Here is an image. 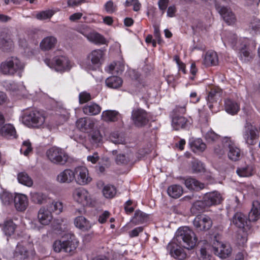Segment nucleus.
Returning a JSON list of instances; mask_svg holds the SVG:
<instances>
[{
    "label": "nucleus",
    "instance_id": "ddd939ff",
    "mask_svg": "<svg viewBox=\"0 0 260 260\" xmlns=\"http://www.w3.org/2000/svg\"><path fill=\"white\" fill-rule=\"evenodd\" d=\"M74 200L83 206L91 204V198L89 192L83 188H78L74 190L73 193Z\"/></svg>",
    "mask_w": 260,
    "mask_h": 260
},
{
    "label": "nucleus",
    "instance_id": "e2e57ef3",
    "mask_svg": "<svg viewBox=\"0 0 260 260\" xmlns=\"http://www.w3.org/2000/svg\"><path fill=\"white\" fill-rule=\"evenodd\" d=\"M199 259L200 260H209V254L206 250V248L203 247L200 250Z\"/></svg>",
    "mask_w": 260,
    "mask_h": 260
},
{
    "label": "nucleus",
    "instance_id": "dca6fc26",
    "mask_svg": "<svg viewBox=\"0 0 260 260\" xmlns=\"http://www.w3.org/2000/svg\"><path fill=\"white\" fill-rule=\"evenodd\" d=\"M233 223L239 230H248L250 228V222L245 215L237 212L232 218Z\"/></svg>",
    "mask_w": 260,
    "mask_h": 260
},
{
    "label": "nucleus",
    "instance_id": "f3484780",
    "mask_svg": "<svg viewBox=\"0 0 260 260\" xmlns=\"http://www.w3.org/2000/svg\"><path fill=\"white\" fill-rule=\"evenodd\" d=\"M213 250L214 253L221 258H226L232 253V248L229 244H223L218 241L214 244Z\"/></svg>",
    "mask_w": 260,
    "mask_h": 260
},
{
    "label": "nucleus",
    "instance_id": "f8f14e48",
    "mask_svg": "<svg viewBox=\"0 0 260 260\" xmlns=\"http://www.w3.org/2000/svg\"><path fill=\"white\" fill-rule=\"evenodd\" d=\"M32 244L26 241H22L17 245L14 252V257L16 260H24L26 259L29 253Z\"/></svg>",
    "mask_w": 260,
    "mask_h": 260
},
{
    "label": "nucleus",
    "instance_id": "37998d69",
    "mask_svg": "<svg viewBox=\"0 0 260 260\" xmlns=\"http://www.w3.org/2000/svg\"><path fill=\"white\" fill-rule=\"evenodd\" d=\"M133 159V154H127V156L124 154H120L116 158V162L117 164H126Z\"/></svg>",
    "mask_w": 260,
    "mask_h": 260
},
{
    "label": "nucleus",
    "instance_id": "4d7b16f0",
    "mask_svg": "<svg viewBox=\"0 0 260 260\" xmlns=\"http://www.w3.org/2000/svg\"><path fill=\"white\" fill-rule=\"evenodd\" d=\"M90 142L93 145H98V144L102 141V136L99 132H93L90 136Z\"/></svg>",
    "mask_w": 260,
    "mask_h": 260
},
{
    "label": "nucleus",
    "instance_id": "393cba45",
    "mask_svg": "<svg viewBox=\"0 0 260 260\" xmlns=\"http://www.w3.org/2000/svg\"><path fill=\"white\" fill-rule=\"evenodd\" d=\"M182 180L184 181L186 187L189 189L199 190L205 187L204 184L198 181L194 178L188 177L183 178Z\"/></svg>",
    "mask_w": 260,
    "mask_h": 260
},
{
    "label": "nucleus",
    "instance_id": "9b49d317",
    "mask_svg": "<svg viewBox=\"0 0 260 260\" xmlns=\"http://www.w3.org/2000/svg\"><path fill=\"white\" fill-rule=\"evenodd\" d=\"M243 137L245 143L250 145H254V140L258 137L257 128L247 120L244 125Z\"/></svg>",
    "mask_w": 260,
    "mask_h": 260
},
{
    "label": "nucleus",
    "instance_id": "e433bc0d",
    "mask_svg": "<svg viewBox=\"0 0 260 260\" xmlns=\"http://www.w3.org/2000/svg\"><path fill=\"white\" fill-rule=\"evenodd\" d=\"M222 94V90L218 87H214L211 88L207 98V101L210 103H213L219 99Z\"/></svg>",
    "mask_w": 260,
    "mask_h": 260
},
{
    "label": "nucleus",
    "instance_id": "f03ea898",
    "mask_svg": "<svg viewBox=\"0 0 260 260\" xmlns=\"http://www.w3.org/2000/svg\"><path fill=\"white\" fill-rule=\"evenodd\" d=\"M25 64L18 57L12 56L2 62L0 70L5 75H13L16 72L22 71Z\"/></svg>",
    "mask_w": 260,
    "mask_h": 260
},
{
    "label": "nucleus",
    "instance_id": "a18cd8bd",
    "mask_svg": "<svg viewBox=\"0 0 260 260\" xmlns=\"http://www.w3.org/2000/svg\"><path fill=\"white\" fill-rule=\"evenodd\" d=\"M55 12L53 10L43 11L37 14L36 18L41 20L50 19L55 14Z\"/></svg>",
    "mask_w": 260,
    "mask_h": 260
},
{
    "label": "nucleus",
    "instance_id": "603ef678",
    "mask_svg": "<svg viewBox=\"0 0 260 260\" xmlns=\"http://www.w3.org/2000/svg\"><path fill=\"white\" fill-rule=\"evenodd\" d=\"M205 138L208 143H212L218 140L219 138V136L213 131L210 130L206 133Z\"/></svg>",
    "mask_w": 260,
    "mask_h": 260
},
{
    "label": "nucleus",
    "instance_id": "cd10ccee",
    "mask_svg": "<svg viewBox=\"0 0 260 260\" xmlns=\"http://www.w3.org/2000/svg\"><path fill=\"white\" fill-rule=\"evenodd\" d=\"M57 43V39L53 36L45 38L40 43L42 50H49L54 48Z\"/></svg>",
    "mask_w": 260,
    "mask_h": 260
},
{
    "label": "nucleus",
    "instance_id": "7ed1b4c3",
    "mask_svg": "<svg viewBox=\"0 0 260 260\" xmlns=\"http://www.w3.org/2000/svg\"><path fill=\"white\" fill-rule=\"evenodd\" d=\"M221 143L224 148L228 149L227 155L229 159L236 161L241 158V151L231 137H223Z\"/></svg>",
    "mask_w": 260,
    "mask_h": 260
},
{
    "label": "nucleus",
    "instance_id": "7c9ffc66",
    "mask_svg": "<svg viewBox=\"0 0 260 260\" xmlns=\"http://www.w3.org/2000/svg\"><path fill=\"white\" fill-rule=\"evenodd\" d=\"M119 113L115 110H106L103 112L102 118L105 121L114 122L118 120Z\"/></svg>",
    "mask_w": 260,
    "mask_h": 260
},
{
    "label": "nucleus",
    "instance_id": "0e129e2a",
    "mask_svg": "<svg viewBox=\"0 0 260 260\" xmlns=\"http://www.w3.org/2000/svg\"><path fill=\"white\" fill-rule=\"evenodd\" d=\"M223 147H222L219 145H216L214 147V152L218 157H221L224 154V151Z\"/></svg>",
    "mask_w": 260,
    "mask_h": 260
},
{
    "label": "nucleus",
    "instance_id": "49530a36",
    "mask_svg": "<svg viewBox=\"0 0 260 260\" xmlns=\"http://www.w3.org/2000/svg\"><path fill=\"white\" fill-rule=\"evenodd\" d=\"M247 230H239L236 235L237 242L239 245H243L247 240Z\"/></svg>",
    "mask_w": 260,
    "mask_h": 260
},
{
    "label": "nucleus",
    "instance_id": "a19ab883",
    "mask_svg": "<svg viewBox=\"0 0 260 260\" xmlns=\"http://www.w3.org/2000/svg\"><path fill=\"white\" fill-rule=\"evenodd\" d=\"M17 178L19 183L27 186L30 187L33 184V181L31 178L24 172L19 173Z\"/></svg>",
    "mask_w": 260,
    "mask_h": 260
},
{
    "label": "nucleus",
    "instance_id": "4468645a",
    "mask_svg": "<svg viewBox=\"0 0 260 260\" xmlns=\"http://www.w3.org/2000/svg\"><path fill=\"white\" fill-rule=\"evenodd\" d=\"M105 51L102 49L92 50L87 56V59L91 61V68L95 69L101 66L104 60Z\"/></svg>",
    "mask_w": 260,
    "mask_h": 260
},
{
    "label": "nucleus",
    "instance_id": "13d9d810",
    "mask_svg": "<svg viewBox=\"0 0 260 260\" xmlns=\"http://www.w3.org/2000/svg\"><path fill=\"white\" fill-rule=\"evenodd\" d=\"M249 29L256 31L260 29V20L257 18H253L249 24Z\"/></svg>",
    "mask_w": 260,
    "mask_h": 260
},
{
    "label": "nucleus",
    "instance_id": "c9c22d12",
    "mask_svg": "<svg viewBox=\"0 0 260 260\" xmlns=\"http://www.w3.org/2000/svg\"><path fill=\"white\" fill-rule=\"evenodd\" d=\"M105 82L109 87L116 89L122 85L123 81L121 78L114 76L108 78Z\"/></svg>",
    "mask_w": 260,
    "mask_h": 260
},
{
    "label": "nucleus",
    "instance_id": "423d86ee",
    "mask_svg": "<svg viewBox=\"0 0 260 260\" xmlns=\"http://www.w3.org/2000/svg\"><path fill=\"white\" fill-rule=\"evenodd\" d=\"M44 62L49 67L54 69L57 72H64L70 70L71 67L70 60L64 56L55 57L52 61L45 58Z\"/></svg>",
    "mask_w": 260,
    "mask_h": 260
},
{
    "label": "nucleus",
    "instance_id": "6ab92c4d",
    "mask_svg": "<svg viewBox=\"0 0 260 260\" xmlns=\"http://www.w3.org/2000/svg\"><path fill=\"white\" fill-rule=\"evenodd\" d=\"M203 200L207 207L220 203L222 198L217 191L207 193L205 194Z\"/></svg>",
    "mask_w": 260,
    "mask_h": 260
},
{
    "label": "nucleus",
    "instance_id": "f257e3e1",
    "mask_svg": "<svg viewBox=\"0 0 260 260\" xmlns=\"http://www.w3.org/2000/svg\"><path fill=\"white\" fill-rule=\"evenodd\" d=\"M197 238L192 230L187 226L181 227L176 233L175 238L172 243L168 246L171 255L175 258L183 260L186 254L182 247L190 249L196 245Z\"/></svg>",
    "mask_w": 260,
    "mask_h": 260
},
{
    "label": "nucleus",
    "instance_id": "69168bd1",
    "mask_svg": "<svg viewBox=\"0 0 260 260\" xmlns=\"http://www.w3.org/2000/svg\"><path fill=\"white\" fill-rule=\"evenodd\" d=\"M169 3V0H159L158 4L160 10L162 11V13L167 9Z\"/></svg>",
    "mask_w": 260,
    "mask_h": 260
},
{
    "label": "nucleus",
    "instance_id": "20e7f679",
    "mask_svg": "<svg viewBox=\"0 0 260 260\" xmlns=\"http://www.w3.org/2000/svg\"><path fill=\"white\" fill-rule=\"evenodd\" d=\"M22 120L24 124L29 127H39L44 124L45 118L40 112L32 111L25 112Z\"/></svg>",
    "mask_w": 260,
    "mask_h": 260
},
{
    "label": "nucleus",
    "instance_id": "4be33fe9",
    "mask_svg": "<svg viewBox=\"0 0 260 260\" xmlns=\"http://www.w3.org/2000/svg\"><path fill=\"white\" fill-rule=\"evenodd\" d=\"M51 212L44 207H41L38 214V218L39 222L43 225H48L52 219Z\"/></svg>",
    "mask_w": 260,
    "mask_h": 260
},
{
    "label": "nucleus",
    "instance_id": "680f3d73",
    "mask_svg": "<svg viewBox=\"0 0 260 260\" xmlns=\"http://www.w3.org/2000/svg\"><path fill=\"white\" fill-rule=\"evenodd\" d=\"M106 11L109 13H113L115 11L116 7L114 6L112 1L107 2L105 5Z\"/></svg>",
    "mask_w": 260,
    "mask_h": 260
},
{
    "label": "nucleus",
    "instance_id": "864d4df0",
    "mask_svg": "<svg viewBox=\"0 0 260 260\" xmlns=\"http://www.w3.org/2000/svg\"><path fill=\"white\" fill-rule=\"evenodd\" d=\"M108 71L110 73H112L114 69H116L117 74L121 73L124 70V67L120 62L116 63L115 62H112L108 66Z\"/></svg>",
    "mask_w": 260,
    "mask_h": 260
},
{
    "label": "nucleus",
    "instance_id": "774afa93",
    "mask_svg": "<svg viewBox=\"0 0 260 260\" xmlns=\"http://www.w3.org/2000/svg\"><path fill=\"white\" fill-rule=\"evenodd\" d=\"M110 214L109 212L105 211L102 215L99 216V221L101 223H104L105 222L107 219L109 217Z\"/></svg>",
    "mask_w": 260,
    "mask_h": 260
},
{
    "label": "nucleus",
    "instance_id": "aec40b11",
    "mask_svg": "<svg viewBox=\"0 0 260 260\" xmlns=\"http://www.w3.org/2000/svg\"><path fill=\"white\" fill-rule=\"evenodd\" d=\"M14 205L17 210L23 211L28 205L27 197L24 194H17L14 198Z\"/></svg>",
    "mask_w": 260,
    "mask_h": 260
},
{
    "label": "nucleus",
    "instance_id": "bf43d9fd",
    "mask_svg": "<svg viewBox=\"0 0 260 260\" xmlns=\"http://www.w3.org/2000/svg\"><path fill=\"white\" fill-rule=\"evenodd\" d=\"M109 139L110 141L115 144H122L123 142V140L122 138L119 137V135L117 133H112L110 134Z\"/></svg>",
    "mask_w": 260,
    "mask_h": 260
},
{
    "label": "nucleus",
    "instance_id": "de8ad7c7",
    "mask_svg": "<svg viewBox=\"0 0 260 260\" xmlns=\"http://www.w3.org/2000/svg\"><path fill=\"white\" fill-rule=\"evenodd\" d=\"M236 172L240 177H248L252 174L251 168L248 166L238 168Z\"/></svg>",
    "mask_w": 260,
    "mask_h": 260
},
{
    "label": "nucleus",
    "instance_id": "6e6d98bb",
    "mask_svg": "<svg viewBox=\"0 0 260 260\" xmlns=\"http://www.w3.org/2000/svg\"><path fill=\"white\" fill-rule=\"evenodd\" d=\"M192 170L194 173H201L204 171L203 164L198 160H194L192 163Z\"/></svg>",
    "mask_w": 260,
    "mask_h": 260
},
{
    "label": "nucleus",
    "instance_id": "338daca9",
    "mask_svg": "<svg viewBox=\"0 0 260 260\" xmlns=\"http://www.w3.org/2000/svg\"><path fill=\"white\" fill-rule=\"evenodd\" d=\"M99 156L97 152H94L92 155L87 156V159L88 161L91 162L92 164H95L99 160Z\"/></svg>",
    "mask_w": 260,
    "mask_h": 260
},
{
    "label": "nucleus",
    "instance_id": "79ce46f5",
    "mask_svg": "<svg viewBox=\"0 0 260 260\" xmlns=\"http://www.w3.org/2000/svg\"><path fill=\"white\" fill-rule=\"evenodd\" d=\"M14 197L12 193L4 191L0 194V199L5 205L8 206L12 204L14 201Z\"/></svg>",
    "mask_w": 260,
    "mask_h": 260
},
{
    "label": "nucleus",
    "instance_id": "2f4dec72",
    "mask_svg": "<svg viewBox=\"0 0 260 260\" xmlns=\"http://www.w3.org/2000/svg\"><path fill=\"white\" fill-rule=\"evenodd\" d=\"M0 134L7 138L16 137V131L15 128L10 124H7L4 125L0 129Z\"/></svg>",
    "mask_w": 260,
    "mask_h": 260
},
{
    "label": "nucleus",
    "instance_id": "b1692460",
    "mask_svg": "<svg viewBox=\"0 0 260 260\" xmlns=\"http://www.w3.org/2000/svg\"><path fill=\"white\" fill-rule=\"evenodd\" d=\"M76 126L80 131L85 132L93 128L94 122L90 118H81L77 120Z\"/></svg>",
    "mask_w": 260,
    "mask_h": 260
},
{
    "label": "nucleus",
    "instance_id": "72a5a7b5",
    "mask_svg": "<svg viewBox=\"0 0 260 260\" xmlns=\"http://www.w3.org/2000/svg\"><path fill=\"white\" fill-rule=\"evenodd\" d=\"M75 224L76 227L82 230H88L91 227V224L83 216H78L75 219Z\"/></svg>",
    "mask_w": 260,
    "mask_h": 260
},
{
    "label": "nucleus",
    "instance_id": "a878e982",
    "mask_svg": "<svg viewBox=\"0 0 260 260\" xmlns=\"http://www.w3.org/2000/svg\"><path fill=\"white\" fill-rule=\"evenodd\" d=\"M224 109L228 113L234 115L239 111L240 107L235 101L227 99L224 102Z\"/></svg>",
    "mask_w": 260,
    "mask_h": 260
},
{
    "label": "nucleus",
    "instance_id": "8fccbe9b",
    "mask_svg": "<svg viewBox=\"0 0 260 260\" xmlns=\"http://www.w3.org/2000/svg\"><path fill=\"white\" fill-rule=\"evenodd\" d=\"M103 193L106 198H112L116 194V189L113 186L107 185L104 187Z\"/></svg>",
    "mask_w": 260,
    "mask_h": 260
},
{
    "label": "nucleus",
    "instance_id": "39448f33",
    "mask_svg": "<svg viewBox=\"0 0 260 260\" xmlns=\"http://www.w3.org/2000/svg\"><path fill=\"white\" fill-rule=\"evenodd\" d=\"M48 159L56 165H64L69 159L68 155L61 149L57 147H52L46 152Z\"/></svg>",
    "mask_w": 260,
    "mask_h": 260
},
{
    "label": "nucleus",
    "instance_id": "9d476101",
    "mask_svg": "<svg viewBox=\"0 0 260 260\" xmlns=\"http://www.w3.org/2000/svg\"><path fill=\"white\" fill-rule=\"evenodd\" d=\"M132 119L134 124L138 127L145 126L149 121L148 114L142 109L134 110L132 114Z\"/></svg>",
    "mask_w": 260,
    "mask_h": 260
},
{
    "label": "nucleus",
    "instance_id": "09e8293b",
    "mask_svg": "<svg viewBox=\"0 0 260 260\" xmlns=\"http://www.w3.org/2000/svg\"><path fill=\"white\" fill-rule=\"evenodd\" d=\"M147 218V215L144 212L139 210L135 212V216L134 217V222L136 224H139L144 222Z\"/></svg>",
    "mask_w": 260,
    "mask_h": 260
},
{
    "label": "nucleus",
    "instance_id": "a211bd4d",
    "mask_svg": "<svg viewBox=\"0 0 260 260\" xmlns=\"http://www.w3.org/2000/svg\"><path fill=\"white\" fill-rule=\"evenodd\" d=\"M216 9L227 24L231 25L236 22V17L231 10L224 6H216Z\"/></svg>",
    "mask_w": 260,
    "mask_h": 260
},
{
    "label": "nucleus",
    "instance_id": "412c9836",
    "mask_svg": "<svg viewBox=\"0 0 260 260\" xmlns=\"http://www.w3.org/2000/svg\"><path fill=\"white\" fill-rule=\"evenodd\" d=\"M14 47L13 41L6 33L2 32L0 35V49L4 52L11 51Z\"/></svg>",
    "mask_w": 260,
    "mask_h": 260
},
{
    "label": "nucleus",
    "instance_id": "ea45409f",
    "mask_svg": "<svg viewBox=\"0 0 260 260\" xmlns=\"http://www.w3.org/2000/svg\"><path fill=\"white\" fill-rule=\"evenodd\" d=\"M190 147L192 150L194 152H203L205 150L206 145L204 143L202 142L201 139H198L192 141L190 143Z\"/></svg>",
    "mask_w": 260,
    "mask_h": 260
},
{
    "label": "nucleus",
    "instance_id": "c756f323",
    "mask_svg": "<svg viewBox=\"0 0 260 260\" xmlns=\"http://www.w3.org/2000/svg\"><path fill=\"white\" fill-rule=\"evenodd\" d=\"M187 120L183 116H176L172 121V125L175 130H179L185 127Z\"/></svg>",
    "mask_w": 260,
    "mask_h": 260
},
{
    "label": "nucleus",
    "instance_id": "1a4fd4ad",
    "mask_svg": "<svg viewBox=\"0 0 260 260\" xmlns=\"http://www.w3.org/2000/svg\"><path fill=\"white\" fill-rule=\"evenodd\" d=\"M74 180L79 185H85L89 183L92 178L89 176L88 169L84 167H78L73 170Z\"/></svg>",
    "mask_w": 260,
    "mask_h": 260
},
{
    "label": "nucleus",
    "instance_id": "2eb2a0df",
    "mask_svg": "<svg viewBox=\"0 0 260 260\" xmlns=\"http://www.w3.org/2000/svg\"><path fill=\"white\" fill-rule=\"evenodd\" d=\"M193 224L197 230L206 231L211 228L212 221L207 216L198 215L194 218Z\"/></svg>",
    "mask_w": 260,
    "mask_h": 260
},
{
    "label": "nucleus",
    "instance_id": "bb28decb",
    "mask_svg": "<svg viewBox=\"0 0 260 260\" xmlns=\"http://www.w3.org/2000/svg\"><path fill=\"white\" fill-rule=\"evenodd\" d=\"M218 63V57L214 51H208L204 59V64L206 66H216Z\"/></svg>",
    "mask_w": 260,
    "mask_h": 260
},
{
    "label": "nucleus",
    "instance_id": "f704fd0d",
    "mask_svg": "<svg viewBox=\"0 0 260 260\" xmlns=\"http://www.w3.org/2000/svg\"><path fill=\"white\" fill-rule=\"evenodd\" d=\"M183 188L179 185H173L169 186L167 192L169 196L173 198H178L183 193Z\"/></svg>",
    "mask_w": 260,
    "mask_h": 260
},
{
    "label": "nucleus",
    "instance_id": "5fc2aeb1",
    "mask_svg": "<svg viewBox=\"0 0 260 260\" xmlns=\"http://www.w3.org/2000/svg\"><path fill=\"white\" fill-rule=\"evenodd\" d=\"M32 151L31 143L29 141H25L23 142L20 152L24 155L27 156Z\"/></svg>",
    "mask_w": 260,
    "mask_h": 260
},
{
    "label": "nucleus",
    "instance_id": "58836bf2",
    "mask_svg": "<svg viewBox=\"0 0 260 260\" xmlns=\"http://www.w3.org/2000/svg\"><path fill=\"white\" fill-rule=\"evenodd\" d=\"M16 228V225L13 221L9 220L4 222L3 229L6 235L11 236L14 233Z\"/></svg>",
    "mask_w": 260,
    "mask_h": 260
},
{
    "label": "nucleus",
    "instance_id": "5701e85b",
    "mask_svg": "<svg viewBox=\"0 0 260 260\" xmlns=\"http://www.w3.org/2000/svg\"><path fill=\"white\" fill-rule=\"evenodd\" d=\"M73 170L66 169L60 172L56 177V181L60 183H70L74 181Z\"/></svg>",
    "mask_w": 260,
    "mask_h": 260
},
{
    "label": "nucleus",
    "instance_id": "c85d7f7f",
    "mask_svg": "<svg viewBox=\"0 0 260 260\" xmlns=\"http://www.w3.org/2000/svg\"><path fill=\"white\" fill-rule=\"evenodd\" d=\"M30 198L32 202L39 205L46 203L48 199L46 194L40 192H31Z\"/></svg>",
    "mask_w": 260,
    "mask_h": 260
},
{
    "label": "nucleus",
    "instance_id": "473e14b6",
    "mask_svg": "<svg viewBox=\"0 0 260 260\" xmlns=\"http://www.w3.org/2000/svg\"><path fill=\"white\" fill-rule=\"evenodd\" d=\"M101 110V108L95 103H91L85 105L83 108L84 114L89 115L98 114Z\"/></svg>",
    "mask_w": 260,
    "mask_h": 260
},
{
    "label": "nucleus",
    "instance_id": "c03bdc74",
    "mask_svg": "<svg viewBox=\"0 0 260 260\" xmlns=\"http://www.w3.org/2000/svg\"><path fill=\"white\" fill-rule=\"evenodd\" d=\"M48 209L51 212L59 214L62 211L63 204L60 201H53L48 206Z\"/></svg>",
    "mask_w": 260,
    "mask_h": 260
},
{
    "label": "nucleus",
    "instance_id": "052dcab7",
    "mask_svg": "<svg viewBox=\"0 0 260 260\" xmlns=\"http://www.w3.org/2000/svg\"><path fill=\"white\" fill-rule=\"evenodd\" d=\"M79 102L80 104L85 103L91 99V96L90 93L87 92H81L79 96Z\"/></svg>",
    "mask_w": 260,
    "mask_h": 260
},
{
    "label": "nucleus",
    "instance_id": "4c0bfd02",
    "mask_svg": "<svg viewBox=\"0 0 260 260\" xmlns=\"http://www.w3.org/2000/svg\"><path fill=\"white\" fill-rule=\"evenodd\" d=\"M206 207L207 206L203 200L198 201L192 204L190 208V211L192 214L196 215L204 211Z\"/></svg>",
    "mask_w": 260,
    "mask_h": 260
},
{
    "label": "nucleus",
    "instance_id": "0eeeda50",
    "mask_svg": "<svg viewBox=\"0 0 260 260\" xmlns=\"http://www.w3.org/2000/svg\"><path fill=\"white\" fill-rule=\"evenodd\" d=\"M67 240H56L54 242L53 247L55 251L59 252L63 250L67 253H71L76 249L77 244L74 241L75 236L70 234Z\"/></svg>",
    "mask_w": 260,
    "mask_h": 260
},
{
    "label": "nucleus",
    "instance_id": "3c124183",
    "mask_svg": "<svg viewBox=\"0 0 260 260\" xmlns=\"http://www.w3.org/2000/svg\"><path fill=\"white\" fill-rule=\"evenodd\" d=\"M260 215V210L257 208L253 207L249 213L248 220L251 221H256Z\"/></svg>",
    "mask_w": 260,
    "mask_h": 260
},
{
    "label": "nucleus",
    "instance_id": "6e6552de",
    "mask_svg": "<svg viewBox=\"0 0 260 260\" xmlns=\"http://www.w3.org/2000/svg\"><path fill=\"white\" fill-rule=\"evenodd\" d=\"M78 31L85 36L89 42L94 44H107L108 41L105 38L103 35L94 30H91L86 27L79 29Z\"/></svg>",
    "mask_w": 260,
    "mask_h": 260
}]
</instances>
